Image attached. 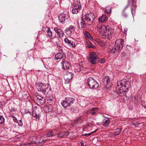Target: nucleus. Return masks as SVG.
Here are the masks:
<instances>
[{"label": "nucleus", "instance_id": "nucleus-11", "mask_svg": "<svg viewBox=\"0 0 146 146\" xmlns=\"http://www.w3.org/2000/svg\"><path fill=\"white\" fill-rule=\"evenodd\" d=\"M36 97L37 99L36 102L38 104H42L45 102V98L39 95L36 96Z\"/></svg>", "mask_w": 146, "mask_h": 146}, {"label": "nucleus", "instance_id": "nucleus-20", "mask_svg": "<svg viewBox=\"0 0 146 146\" xmlns=\"http://www.w3.org/2000/svg\"><path fill=\"white\" fill-rule=\"evenodd\" d=\"M39 138H41L40 137H38L35 142L37 145H40L43 144V142H44V141L43 139L39 140Z\"/></svg>", "mask_w": 146, "mask_h": 146}, {"label": "nucleus", "instance_id": "nucleus-10", "mask_svg": "<svg viewBox=\"0 0 146 146\" xmlns=\"http://www.w3.org/2000/svg\"><path fill=\"white\" fill-rule=\"evenodd\" d=\"M41 110L37 108H35L32 113L33 116L36 119H39L40 117V115Z\"/></svg>", "mask_w": 146, "mask_h": 146}, {"label": "nucleus", "instance_id": "nucleus-18", "mask_svg": "<svg viewBox=\"0 0 146 146\" xmlns=\"http://www.w3.org/2000/svg\"><path fill=\"white\" fill-rule=\"evenodd\" d=\"M68 13L66 12H63L60 14L58 16V18H68Z\"/></svg>", "mask_w": 146, "mask_h": 146}, {"label": "nucleus", "instance_id": "nucleus-26", "mask_svg": "<svg viewBox=\"0 0 146 146\" xmlns=\"http://www.w3.org/2000/svg\"><path fill=\"white\" fill-rule=\"evenodd\" d=\"M72 38H66L64 39V40L66 43L68 44L72 40Z\"/></svg>", "mask_w": 146, "mask_h": 146}, {"label": "nucleus", "instance_id": "nucleus-17", "mask_svg": "<svg viewBox=\"0 0 146 146\" xmlns=\"http://www.w3.org/2000/svg\"><path fill=\"white\" fill-rule=\"evenodd\" d=\"M44 84L42 83H36L35 84V86L38 91L40 92Z\"/></svg>", "mask_w": 146, "mask_h": 146}, {"label": "nucleus", "instance_id": "nucleus-19", "mask_svg": "<svg viewBox=\"0 0 146 146\" xmlns=\"http://www.w3.org/2000/svg\"><path fill=\"white\" fill-rule=\"evenodd\" d=\"M95 41L99 44L101 46H104L105 45V43L104 41L100 39L96 38L95 39Z\"/></svg>", "mask_w": 146, "mask_h": 146}, {"label": "nucleus", "instance_id": "nucleus-5", "mask_svg": "<svg viewBox=\"0 0 146 146\" xmlns=\"http://www.w3.org/2000/svg\"><path fill=\"white\" fill-rule=\"evenodd\" d=\"M124 41L122 39L117 40L115 42V45L113 47L117 52H119L123 48L122 44H123Z\"/></svg>", "mask_w": 146, "mask_h": 146}, {"label": "nucleus", "instance_id": "nucleus-2", "mask_svg": "<svg viewBox=\"0 0 146 146\" xmlns=\"http://www.w3.org/2000/svg\"><path fill=\"white\" fill-rule=\"evenodd\" d=\"M87 84L90 88L96 89L99 86V84L94 79L91 77L89 78L87 80Z\"/></svg>", "mask_w": 146, "mask_h": 146}, {"label": "nucleus", "instance_id": "nucleus-6", "mask_svg": "<svg viewBox=\"0 0 146 146\" xmlns=\"http://www.w3.org/2000/svg\"><path fill=\"white\" fill-rule=\"evenodd\" d=\"M74 99L71 98H66L61 102L62 106L64 108H66L70 107L73 103Z\"/></svg>", "mask_w": 146, "mask_h": 146}, {"label": "nucleus", "instance_id": "nucleus-33", "mask_svg": "<svg viewBox=\"0 0 146 146\" xmlns=\"http://www.w3.org/2000/svg\"><path fill=\"white\" fill-rule=\"evenodd\" d=\"M98 20L100 23H105L107 21V19H98Z\"/></svg>", "mask_w": 146, "mask_h": 146}, {"label": "nucleus", "instance_id": "nucleus-48", "mask_svg": "<svg viewBox=\"0 0 146 146\" xmlns=\"http://www.w3.org/2000/svg\"><path fill=\"white\" fill-rule=\"evenodd\" d=\"M19 124L20 126H21L22 125V123L21 122H20Z\"/></svg>", "mask_w": 146, "mask_h": 146}, {"label": "nucleus", "instance_id": "nucleus-46", "mask_svg": "<svg viewBox=\"0 0 146 146\" xmlns=\"http://www.w3.org/2000/svg\"><path fill=\"white\" fill-rule=\"evenodd\" d=\"M121 130L120 129H117V132H118V133H116L115 134L116 135H118L121 132Z\"/></svg>", "mask_w": 146, "mask_h": 146}, {"label": "nucleus", "instance_id": "nucleus-36", "mask_svg": "<svg viewBox=\"0 0 146 146\" xmlns=\"http://www.w3.org/2000/svg\"><path fill=\"white\" fill-rule=\"evenodd\" d=\"M141 104L145 108H146V101H142L141 102Z\"/></svg>", "mask_w": 146, "mask_h": 146}, {"label": "nucleus", "instance_id": "nucleus-25", "mask_svg": "<svg viewBox=\"0 0 146 146\" xmlns=\"http://www.w3.org/2000/svg\"><path fill=\"white\" fill-rule=\"evenodd\" d=\"M47 33L48 35L50 38L51 39V38H54V37H53V36H52V33L50 31V28H48V29L47 30Z\"/></svg>", "mask_w": 146, "mask_h": 146}, {"label": "nucleus", "instance_id": "nucleus-42", "mask_svg": "<svg viewBox=\"0 0 146 146\" xmlns=\"http://www.w3.org/2000/svg\"><path fill=\"white\" fill-rule=\"evenodd\" d=\"M117 51H116L115 50L114 48V47H113L111 50V53H114L115 52H116Z\"/></svg>", "mask_w": 146, "mask_h": 146}, {"label": "nucleus", "instance_id": "nucleus-16", "mask_svg": "<svg viewBox=\"0 0 146 146\" xmlns=\"http://www.w3.org/2000/svg\"><path fill=\"white\" fill-rule=\"evenodd\" d=\"M65 58V55L63 53L61 52L58 53L55 56V60H58V59H61Z\"/></svg>", "mask_w": 146, "mask_h": 146}, {"label": "nucleus", "instance_id": "nucleus-41", "mask_svg": "<svg viewBox=\"0 0 146 146\" xmlns=\"http://www.w3.org/2000/svg\"><path fill=\"white\" fill-rule=\"evenodd\" d=\"M59 21L63 23H64L65 21V19H58Z\"/></svg>", "mask_w": 146, "mask_h": 146}, {"label": "nucleus", "instance_id": "nucleus-1", "mask_svg": "<svg viewBox=\"0 0 146 146\" xmlns=\"http://www.w3.org/2000/svg\"><path fill=\"white\" fill-rule=\"evenodd\" d=\"M98 30L101 35H105L106 37L109 39H111V35L113 33V30L110 27L104 25H99L98 27Z\"/></svg>", "mask_w": 146, "mask_h": 146}, {"label": "nucleus", "instance_id": "nucleus-3", "mask_svg": "<svg viewBox=\"0 0 146 146\" xmlns=\"http://www.w3.org/2000/svg\"><path fill=\"white\" fill-rule=\"evenodd\" d=\"M117 84L121 85L123 86V87L127 91L128 89L131 87V82L126 79H123V80L119 81L117 82Z\"/></svg>", "mask_w": 146, "mask_h": 146}, {"label": "nucleus", "instance_id": "nucleus-4", "mask_svg": "<svg viewBox=\"0 0 146 146\" xmlns=\"http://www.w3.org/2000/svg\"><path fill=\"white\" fill-rule=\"evenodd\" d=\"M117 84L121 85L123 86V87L127 91L128 89L131 87V82L126 79H123V80L119 81L117 82Z\"/></svg>", "mask_w": 146, "mask_h": 146}, {"label": "nucleus", "instance_id": "nucleus-40", "mask_svg": "<svg viewBox=\"0 0 146 146\" xmlns=\"http://www.w3.org/2000/svg\"><path fill=\"white\" fill-rule=\"evenodd\" d=\"M133 1V0H128V5L126 6L125 9H126L127 8V7L128 5H130L131 2H132Z\"/></svg>", "mask_w": 146, "mask_h": 146}, {"label": "nucleus", "instance_id": "nucleus-15", "mask_svg": "<svg viewBox=\"0 0 146 146\" xmlns=\"http://www.w3.org/2000/svg\"><path fill=\"white\" fill-rule=\"evenodd\" d=\"M75 28V26L71 25L69 26V27L65 29V31L67 32V33H70V34H72V32L74 31Z\"/></svg>", "mask_w": 146, "mask_h": 146}, {"label": "nucleus", "instance_id": "nucleus-34", "mask_svg": "<svg viewBox=\"0 0 146 146\" xmlns=\"http://www.w3.org/2000/svg\"><path fill=\"white\" fill-rule=\"evenodd\" d=\"M5 119L2 116H0V124H2L4 122Z\"/></svg>", "mask_w": 146, "mask_h": 146}, {"label": "nucleus", "instance_id": "nucleus-32", "mask_svg": "<svg viewBox=\"0 0 146 146\" xmlns=\"http://www.w3.org/2000/svg\"><path fill=\"white\" fill-rule=\"evenodd\" d=\"M54 134V133L52 131L48 132L47 134V136L48 137L52 136Z\"/></svg>", "mask_w": 146, "mask_h": 146}, {"label": "nucleus", "instance_id": "nucleus-13", "mask_svg": "<svg viewBox=\"0 0 146 146\" xmlns=\"http://www.w3.org/2000/svg\"><path fill=\"white\" fill-rule=\"evenodd\" d=\"M123 87V86L121 85L117 84V86L116 87L117 92L121 94L122 92H127V91Z\"/></svg>", "mask_w": 146, "mask_h": 146}, {"label": "nucleus", "instance_id": "nucleus-37", "mask_svg": "<svg viewBox=\"0 0 146 146\" xmlns=\"http://www.w3.org/2000/svg\"><path fill=\"white\" fill-rule=\"evenodd\" d=\"M64 136L63 132L59 133L58 135V137H61Z\"/></svg>", "mask_w": 146, "mask_h": 146}, {"label": "nucleus", "instance_id": "nucleus-47", "mask_svg": "<svg viewBox=\"0 0 146 146\" xmlns=\"http://www.w3.org/2000/svg\"><path fill=\"white\" fill-rule=\"evenodd\" d=\"M135 10H133V9L132 8H131V12L133 16V12L134 13H135Z\"/></svg>", "mask_w": 146, "mask_h": 146}, {"label": "nucleus", "instance_id": "nucleus-24", "mask_svg": "<svg viewBox=\"0 0 146 146\" xmlns=\"http://www.w3.org/2000/svg\"><path fill=\"white\" fill-rule=\"evenodd\" d=\"M98 110V108H93L90 110V113L92 115H94L96 114V112Z\"/></svg>", "mask_w": 146, "mask_h": 146}, {"label": "nucleus", "instance_id": "nucleus-51", "mask_svg": "<svg viewBox=\"0 0 146 146\" xmlns=\"http://www.w3.org/2000/svg\"><path fill=\"white\" fill-rule=\"evenodd\" d=\"M25 145L24 144L21 145L20 146H25Z\"/></svg>", "mask_w": 146, "mask_h": 146}, {"label": "nucleus", "instance_id": "nucleus-22", "mask_svg": "<svg viewBox=\"0 0 146 146\" xmlns=\"http://www.w3.org/2000/svg\"><path fill=\"white\" fill-rule=\"evenodd\" d=\"M102 81L105 84H108L110 82L109 77L106 76L103 79Z\"/></svg>", "mask_w": 146, "mask_h": 146}, {"label": "nucleus", "instance_id": "nucleus-35", "mask_svg": "<svg viewBox=\"0 0 146 146\" xmlns=\"http://www.w3.org/2000/svg\"><path fill=\"white\" fill-rule=\"evenodd\" d=\"M97 131V129H96V130L94 131H92L91 132V133H88V134H83L82 135H84V136H89L90 135H91L92 133H94L96 132Z\"/></svg>", "mask_w": 146, "mask_h": 146}, {"label": "nucleus", "instance_id": "nucleus-27", "mask_svg": "<svg viewBox=\"0 0 146 146\" xmlns=\"http://www.w3.org/2000/svg\"><path fill=\"white\" fill-rule=\"evenodd\" d=\"M80 25L82 28H84L85 26V23L83 20V19H81L80 21Z\"/></svg>", "mask_w": 146, "mask_h": 146}, {"label": "nucleus", "instance_id": "nucleus-45", "mask_svg": "<svg viewBox=\"0 0 146 146\" xmlns=\"http://www.w3.org/2000/svg\"><path fill=\"white\" fill-rule=\"evenodd\" d=\"M64 134V136L66 135V136H68L69 135V133L68 132H63Z\"/></svg>", "mask_w": 146, "mask_h": 146}, {"label": "nucleus", "instance_id": "nucleus-44", "mask_svg": "<svg viewBox=\"0 0 146 146\" xmlns=\"http://www.w3.org/2000/svg\"><path fill=\"white\" fill-rule=\"evenodd\" d=\"M99 18H108L106 15H103L101 17H99Z\"/></svg>", "mask_w": 146, "mask_h": 146}, {"label": "nucleus", "instance_id": "nucleus-21", "mask_svg": "<svg viewBox=\"0 0 146 146\" xmlns=\"http://www.w3.org/2000/svg\"><path fill=\"white\" fill-rule=\"evenodd\" d=\"M95 17L94 14L92 13H90L88 14L85 15V18H95Z\"/></svg>", "mask_w": 146, "mask_h": 146}, {"label": "nucleus", "instance_id": "nucleus-28", "mask_svg": "<svg viewBox=\"0 0 146 146\" xmlns=\"http://www.w3.org/2000/svg\"><path fill=\"white\" fill-rule=\"evenodd\" d=\"M68 45L73 48H75L76 46L75 43L72 40L71 41Z\"/></svg>", "mask_w": 146, "mask_h": 146}, {"label": "nucleus", "instance_id": "nucleus-8", "mask_svg": "<svg viewBox=\"0 0 146 146\" xmlns=\"http://www.w3.org/2000/svg\"><path fill=\"white\" fill-rule=\"evenodd\" d=\"M82 8L80 2L75 1L74 3V7L72 10V13L73 14L77 13L79 12Z\"/></svg>", "mask_w": 146, "mask_h": 146}, {"label": "nucleus", "instance_id": "nucleus-30", "mask_svg": "<svg viewBox=\"0 0 146 146\" xmlns=\"http://www.w3.org/2000/svg\"><path fill=\"white\" fill-rule=\"evenodd\" d=\"M54 30L57 34V35L62 32L61 30L60 29H59L57 27H55L54 29Z\"/></svg>", "mask_w": 146, "mask_h": 146}, {"label": "nucleus", "instance_id": "nucleus-39", "mask_svg": "<svg viewBox=\"0 0 146 146\" xmlns=\"http://www.w3.org/2000/svg\"><path fill=\"white\" fill-rule=\"evenodd\" d=\"M63 34L62 33V32L61 33H60L58 34V36L60 38H61L63 36Z\"/></svg>", "mask_w": 146, "mask_h": 146}, {"label": "nucleus", "instance_id": "nucleus-7", "mask_svg": "<svg viewBox=\"0 0 146 146\" xmlns=\"http://www.w3.org/2000/svg\"><path fill=\"white\" fill-rule=\"evenodd\" d=\"M98 59V55L95 52H92L90 54L88 60L92 64H95Z\"/></svg>", "mask_w": 146, "mask_h": 146}, {"label": "nucleus", "instance_id": "nucleus-23", "mask_svg": "<svg viewBox=\"0 0 146 146\" xmlns=\"http://www.w3.org/2000/svg\"><path fill=\"white\" fill-rule=\"evenodd\" d=\"M103 125L106 127L110 123L109 119L108 118L104 119L103 121Z\"/></svg>", "mask_w": 146, "mask_h": 146}, {"label": "nucleus", "instance_id": "nucleus-29", "mask_svg": "<svg viewBox=\"0 0 146 146\" xmlns=\"http://www.w3.org/2000/svg\"><path fill=\"white\" fill-rule=\"evenodd\" d=\"M85 35L90 40H92L93 38L90 34L88 32H86L85 33Z\"/></svg>", "mask_w": 146, "mask_h": 146}, {"label": "nucleus", "instance_id": "nucleus-38", "mask_svg": "<svg viewBox=\"0 0 146 146\" xmlns=\"http://www.w3.org/2000/svg\"><path fill=\"white\" fill-rule=\"evenodd\" d=\"M98 61L101 63H103L105 62V60L104 58H102L101 60H99Z\"/></svg>", "mask_w": 146, "mask_h": 146}, {"label": "nucleus", "instance_id": "nucleus-14", "mask_svg": "<svg viewBox=\"0 0 146 146\" xmlns=\"http://www.w3.org/2000/svg\"><path fill=\"white\" fill-rule=\"evenodd\" d=\"M48 84H44L42 87L40 92L43 94H48L49 90Z\"/></svg>", "mask_w": 146, "mask_h": 146}, {"label": "nucleus", "instance_id": "nucleus-12", "mask_svg": "<svg viewBox=\"0 0 146 146\" xmlns=\"http://www.w3.org/2000/svg\"><path fill=\"white\" fill-rule=\"evenodd\" d=\"M62 68L63 69H67L70 67V63L65 60H63L61 62Z\"/></svg>", "mask_w": 146, "mask_h": 146}, {"label": "nucleus", "instance_id": "nucleus-43", "mask_svg": "<svg viewBox=\"0 0 146 146\" xmlns=\"http://www.w3.org/2000/svg\"><path fill=\"white\" fill-rule=\"evenodd\" d=\"M88 46L92 48H94V46L92 45V44L90 43H89L88 44Z\"/></svg>", "mask_w": 146, "mask_h": 146}, {"label": "nucleus", "instance_id": "nucleus-50", "mask_svg": "<svg viewBox=\"0 0 146 146\" xmlns=\"http://www.w3.org/2000/svg\"><path fill=\"white\" fill-rule=\"evenodd\" d=\"M87 19V20H89V21H91V19Z\"/></svg>", "mask_w": 146, "mask_h": 146}, {"label": "nucleus", "instance_id": "nucleus-31", "mask_svg": "<svg viewBox=\"0 0 146 146\" xmlns=\"http://www.w3.org/2000/svg\"><path fill=\"white\" fill-rule=\"evenodd\" d=\"M111 8L110 7H107L105 9V12L107 13L110 14L111 12Z\"/></svg>", "mask_w": 146, "mask_h": 146}, {"label": "nucleus", "instance_id": "nucleus-9", "mask_svg": "<svg viewBox=\"0 0 146 146\" xmlns=\"http://www.w3.org/2000/svg\"><path fill=\"white\" fill-rule=\"evenodd\" d=\"M73 74L72 72H67L64 76L65 83L66 84L69 83L73 77Z\"/></svg>", "mask_w": 146, "mask_h": 146}, {"label": "nucleus", "instance_id": "nucleus-49", "mask_svg": "<svg viewBox=\"0 0 146 146\" xmlns=\"http://www.w3.org/2000/svg\"><path fill=\"white\" fill-rule=\"evenodd\" d=\"M80 146H84L83 143H82Z\"/></svg>", "mask_w": 146, "mask_h": 146}]
</instances>
